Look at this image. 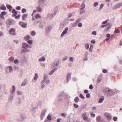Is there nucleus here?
Masks as SVG:
<instances>
[{
    "instance_id": "nucleus-14",
    "label": "nucleus",
    "mask_w": 122,
    "mask_h": 122,
    "mask_svg": "<svg viewBox=\"0 0 122 122\" xmlns=\"http://www.w3.org/2000/svg\"><path fill=\"white\" fill-rule=\"evenodd\" d=\"M122 4V3H120L116 5L115 7H114V9H116L117 8H119L121 6Z\"/></svg>"
},
{
    "instance_id": "nucleus-2",
    "label": "nucleus",
    "mask_w": 122,
    "mask_h": 122,
    "mask_svg": "<svg viewBox=\"0 0 122 122\" xmlns=\"http://www.w3.org/2000/svg\"><path fill=\"white\" fill-rule=\"evenodd\" d=\"M44 80L45 81L46 83L48 84L50 83V80L48 77V75L46 74H45L44 75Z\"/></svg>"
},
{
    "instance_id": "nucleus-53",
    "label": "nucleus",
    "mask_w": 122,
    "mask_h": 122,
    "mask_svg": "<svg viewBox=\"0 0 122 122\" xmlns=\"http://www.w3.org/2000/svg\"><path fill=\"white\" fill-rule=\"evenodd\" d=\"M27 42L28 43L30 44H32V41L31 40H29Z\"/></svg>"
},
{
    "instance_id": "nucleus-28",
    "label": "nucleus",
    "mask_w": 122,
    "mask_h": 122,
    "mask_svg": "<svg viewBox=\"0 0 122 122\" xmlns=\"http://www.w3.org/2000/svg\"><path fill=\"white\" fill-rule=\"evenodd\" d=\"M6 9V7L4 5L0 7V9L2 10H5Z\"/></svg>"
},
{
    "instance_id": "nucleus-37",
    "label": "nucleus",
    "mask_w": 122,
    "mask_h": 122,
    "mask_svg": "<svg viewBox=\"0 0 122 122\" xmlns=\"http://www.w3.org/2000/svg\"><path fill=\"white\" fill-rule=\"evenodd\" d=\"M74 58L73 57H70L69 60L70 62H73L74 61Z\"/></svg>"
},
{
    "instance_id": "nucleus-59",
    "label": "nucleus",
    "mask_w": 122,
    "mask_h": 122,
    "mask_svg": "<svg viewBox=\"0 0 122 122\" xmlns=\"http://www.w3.org/2000/svg\"><path fill=\"white\" fill-rule=\"evenodd\" d=\"M108 20H106V21H103L102 22V23L103 24H106V23H107V22L108 21Z\"/></svg>"
},
{
    "instance_id": "nucleus-10",
    "label": "nucleus",
    "mask_w": 122,
    "mask_h": 122,
    "mask_svg": "<svg viewBox=\"0 0 122 122\" xmlns=\"http://www.w3.org/2000/svg\"><path fill=\"white\" fill-rule=\"evenodd\" d=\"M53 14L49 13L48 14L47 18V19H51L54 16Z\"/></svg>"
},
{
    "instance_id": "nucleus-57",
    "label": "nucleus",
    "mask_w": 122,
    "mask_h": 122,
    "mask_svg": "<svg viewBox=\"0 0 122 122\" xmlns=\"http://www.w3.org/2000/svg\"><path fill=\"white\" fill-rule=\"evenodd\" d=\"M92 34L95 35H97V33L96 31H93L92 32Z\"/></svg>"
},
{
    "instance_id": "nucleus-31",
    "label": "nucleus",
    "mask_w": 122,
    "mask_h": 122,
    "mask_svg": "<svg viewBox=\"0 0 122 122\" xmlns=\"http://www.w3.org/2000/svg\"><path fill=\"white\" fill-rule=\"evenodd\" d=\"M16 93L17 95H21L22 94V92L20 91H16Z\"/></svg>"
},
{
    "instance_id": "nucleus-39",
    "label": "nucleus",
    "mask_w": 122,
    "mask_h": 122,
    "mask_svg": "<svg viewBox=\"0 0 122 122\" xmlns=\"http://www.w3.org/2000/svg\"><path fill=\"white\" fill-rule=\"evenodd\" d=\"M93 48V46L92 45H91L90 47V48L89 49V51H90L91 52H92V49Z\"/></svg>"
},
{
    "instance_id": "nucleus-11",
    "label": "nucleus",
    "mask_w": 122,
    "mask_h": 122,
    "mask_svg": "<svg viewBox=\"0 0 122 122\" xmlns=\"http://www.w3.org/2000/svg\"><path fill=\"white\" fill-rule=\"evenodd\" d=\"M58 6H56L55 7L54 9V15H56L57 12L58 11Z\"/></svg>"
},
{
    "instance_id": "nucleus-34",
    "label": "nucleus",
    "mask_w": 122,
    "mask_h": 122,
    "mask_svg": "<svg viewBox=\"0 0 122 122\" xmlns=\"http://www.w3.org/2000/svg\"><path fill=\"white\" fill-rule=\"evenodd\" d=\"M27 83V82L26 81H24L21 84V86H25Z\"/></svg>"
},
{
    "instance_id": "nucleus-49",
    "label": "nucleus",
    "mask_w": 122,
    "mask_h": 122,
    "mask_svg": "<svg viewBox=\"0 0 122 122\" xmlns=\"http://www.w3.org/2000/svg\"><path fill=\"white\" fill-rule=\"evenodd\" d=\"M120 32V31L118 29L115 30L114 31V33H119Z\"/></svg>"
},
{
    "instance_id": "nucleus-60",
    "label": "nucleus",
    "mask_w": 122,
    "mask_h": 122,
    "mask_svg": "<svg viewBox=\"0 0 122 122\" xmlns=\"http://www.w3.org/2000/svg\"><path fill=\"white\" fill-rule=\"evenodd\" d=\"M26 11V9H23L22 10V12L23 13H24Z\"/></svg>"
},
{
    "instance_id": "nucleus-44",
    "label": "nucleus",
    "mask_w": 122,
    "mask_h": 122,
    "mask_svg": "<svg viewBox=\"0 0 122 122\" xmlns=\"http://www.w3.org/2000/svg\"><path fill=\"white\" fill-rule=\"evenodd\" d=\"M31 34L32 36H34L36 34V33L35 31H32L31 33Z\"/></svg>"
},
{
    "instance_id": "nucleus-56",
    "label": "nucleus",
    "mask_w": 122,
    "mask_h": 122,
    "mask_svg": "<svg viewBox=\"0 0 122 122\" xmlns=\"http://www.w3.org/2000/svg\"><path fill=\"white\" fill-rule=\"evenodd\" d=\"M117 118L116 117H114L113 118V120L115 121H116L117 120Z\"/></svg>"
},
{
    "instance_id": "nucleus-46",
    "label": "nucleus",
    "mask_w": 122,
    "mask_h": 122,
    "mask_svg": "<svg viewBox=\"0 0 122 122\" xmlns=\"http://www.w3.org/2000/svg\"><path fill=\"white\" fill-rule=\"evenodd\" d=\"M91 115L92 117H93L95 116V114L93 113V112H91Z\"/></svg>"
},
{
    "instance_id": "nucleus-30",
    "label": "nucleus",
    "mask_w": 122,
    "mask_h": 122,
    "mask_svg": "<svg viewBox=\"0 0 122 122\" xmlns=\"http://www.w3.org/2000/svg\"><path fill=\"white\" fill-rule=\"evenodd\" d=\"M35 17L36 19H37L38 18H41V16L40 14H37L35 16Z\"/></svg>"
},
{
    "instance_id": "nucleus-12",
    "label": "nucleus",
    "mask_w": 122,
    "mask_h": 122,
    "mask_svg": "<svg viewBox=\"0 0 122 122\" xmlns=\"http://www.w3.org/2000/svg\"><path fill=\"white\" fill-rule=\"evenodd\" d=\"M82 116L84 120L86 121L87 120L88 118L86 116V113H83L82 114Z\"/></svg>"
},
{
    "instance_id": "nucleus-35",
    "label": "nucleus",
    "mask_w": 122,
    "mask_h": 122,
    "mask_svg": "<svg viewBox=\"0 0 122 122\" xmlns=\"http://www.w3.org/2000/svg\"><path fill=\"white\" fill-rule=\"evenodd\" d=\"M106 117L109 120H111V118L108 114H107L106 115Z\"/></svg>"
},
{
    "instance_id": "nucleus-1",
    "label": "nucleus",
    "mask_w": 122,
    "mask_h": 122,
    "mask_svg": "<svg viewBox=\"0 0 122 122\" xmlns=\"http://www.w3.org/2000/svg\"><path fill=\"white\" fill-rule=\"evenodd\" d=\"M59 64V62L57 60H55L52 64L51 67L52 68L58 66Z\"/></svg>"
},
{
    "instance_id": "nucleus-9",
    "label": "nucleus",
    "mask_w": 122,
    "mask_h": 122,
    "mask_svg": "<svg viewBox=\"0 0 122 122\" xmlns=\"http://www.w3.org/2000/svg\"><path fill=\"white\" fill-rule=\"evenodd\" d=\"M6 25L8 26L12 25V21L10 19L6 21Z\"/></svg>"
},
{
    "instance_id": "nucleus-47",
    "label": "nucleus",
    "mask_w": 122,
    "mask_h": 122,
    "mask_svg": "<svg viewBox=\"0 0 122 122\" xmlns=\"http://www.w3.org/2000/svg\"><path fill=\"white\" fill-rule=\"evenodd\" d=\"M2 15H5L7 14V13L5 11H3L1 13Z\"/></svg>"
},
{
    "instance_id": "nucleus-40",
    "label": "nucleus",
    "mask_w": 122,
    "mask_h": 122,
    "mask_svg": "<svg viewBox=\"0 0 122 122\" xmlns=\"http://www.w3.org/2000/svg\"><path fill=\"white\" fill-rule=\"evenodd\" d=\"M104 100V99H102V98H100L98 102L99 103H102L103 102Z\"/></svg>"
},
{
    "instance_id": "nucleus-54",
    "label": "nucleus",
    "mask_w": 122,
    "mask_h": 122,
    "mask_svg": "<svg viewBox=\"0 0 122 122\" xmlns=\"http://www.w3.org/2000/svg\"><path fill=\"white\" fill-rule=\"evenodd\" d=\"M13 97H14L13 95V94H12L11 95H10V98L9 99L10 100H12L13 98Z\"/></svg>"
},
{
    "instance_id": "nucleus-27",
    "label": "nucleus",
    "mask_w": 122,
    "mask_h": 122,
    "mask_svg": "<svg viewBox=\"0 0 122 122\" xmlns=\"http://www.w3.org/2000/svg\"><path fill=\"white\" fill-rule=\"evenodd\" d=\"M46 110H47L46 109H43L41 112V114L43 115H45L46 112Z\"/></svg>"
},
{
    "instance_id": "nucleus-55",
    "label": "nucleus",
    "mask_w": 122,
    "mask_h": 122,
    "mask_svg": "<svg viewBox=\"0 0 122 122\" xmlns=\"http://www.w3.org/2000/svg\"><path fill=\"white\" fill-rule=\"evenodd\" d=\"M90 95L89 93H87L86 95V97L87 98H88L90 97Z\"/></svg>"
},
{
    "instance_id": "nucleus-32",
    "label": "nucleus",
    "mask_w": 122,
    "mask_h": 122,
    "mask_svg": "<svg viewBox=\"0 0 122 122\" xmlns=\"http://www.w3.org/2000/svg\"><path fill=\"white\" fill-rule=\"evenodd\" d=\"M45 2V0H39V2L40 4H43Z\"/></svg>"
},
{
    "instance_id": "nucleus-19",
    "label": "nucleus",
    "mask_w": 122,
    "mask_h": 122,
    "mask_svg": "<svg viewBox=\"0 0 122 122\" xmlns=\"http://www.w3.org/2000/svg\"><path fill=\"white\" fill-rule=\"evenodd\" d=\"M85 5L84 4H81V6H80V10H83L85 7Z\"/></svg>"
},
{
    "instance_id": "nucleus-21",
    "label": "nucleus",
    "mask_w": 122,
    "mask_h": 122,
    "mask_svg": "<svg viewBox=\"0 0 122 122\" xmlns=\"http://www.w3.org/2000/svg\"><path fill=\"white\" fill-rule=\"evenodd\" d=\"M7 8L9 9V10L10 11L12 9V6L10 5H6Z\"/></svg>"
},
{
    "instance_id": "nucleus-51",
    "label": "nucleus",
    "mask_w": 122,
    "mask_h": 122,
    "mask_svg": "<svg viewBox=\"0 0 122 122\" xmlns=\"http://www.w3.org/2000/svg\"><path fill=\"white\" fill-rule=\"evenodd\" d=\"M80 97L82 99H84L85 98V97L83 96L82 94H81L80 95Z\"/></svg>"
},
{
    "instance_id": "nucleus-38",
    "label": "nucleus",
    "mask_w": 122,
    "mask_h": 122,
    "mask_svg": "<svg viewBox=\"0 0 122 122\" xmlns=\"http://www.w3.org/2000/svg\"><path fill=\"white\" fill-rule=\"evenodd\" d=\"M12 13L14 14H15L16 15H17V11H16L15 9H14L13 10Z\"/></svg>"
},
{
    "instance_id": "nucleus-52",
    "label": "nucleus",
    "mask_w": 122,
    "mask_h": 122,
    "mask_svg": "<svg viewBox=\"0 0 122 122\" xmlns=\"http://www.w3.org/2000/svg\"><path fill=\"white\" fill-rule=\"evenodd\" d=\"M41 120H43V118L45 117V115H42V114H41Z\"/></svg>"
},
{
    "instance_id": "nucleus-36",
    "label": "nucleus",
    "mask_w": 122,
    "mask_h": 122,
    "mask_svg": "<svg viewBox=\"0 0 122 122\" xmlns=\"http://www.w3.org/2000/svg\"><path fill=\"white\" fill-rule=\"evenodd\" d=\"M99 4L98 2H96L94 3L93 4V5L94 7H96Z\"/></svg>"
},
{
    "instance_id": "nucleus-8",
    "label": "nucleus",
    "mask_w": 122,
    "mask_h": 122,
    "mask_svg": "<svg viewBox=\"0 0 122 122\" xmlns=\"http://www.w3.org/2000/svg\"><path fill=\"white\" fill-rule=\"evenodd\" d=\"M22 46L23 48L25 49H27L29 47V46L26 43H22Z\"/></svg>"
},
{
    "instance_id": "nucleus-26",
    "label": "nucleus",
    "mask_w": 122,
    "mask_h": 122,
    "mask_svg": "<svg viewBox=\"0 0 122 122\" xmlns=\"http://www.w3.org/2000/svg\"><path fill=\"white\" fill-rule=\"evenodd\" d=\"M7 68L9 69V72H11L13 70V69L12 67L11 66H10L7 67Z\"/></svg>"
},
{
    "instance_id": "nucleus-43",
    "label": "nucleus",
    "mask_w": 122,
    "mask_h": 122,
    "mask_svg": "<svg viewBox=\"0 0 122 122\" xmlns=\"http://www.w3.org/2000/svg\"><path fill=\"white\" fill-rule=\"evenodd\" d=\"M85 47L87 49H88L89 48V45L88 44H86L85 45Z\"/></svg>"
},
{
    "instance_id": "nucleus-22",
    "label": "nucleus",
    "mask_w": 122,
    "mask_h": 122,
    "mask_svg": "<svg viewBox=\"0 0 122 122\" xmlns=\"http://www.w3.org/2000/svg\"><path fill=\"white\" fill-rule=\"evenodd\" d=\"M30 37L29 35H27L24 37V39L26 41L30 39Z\"/></svg>"
},
{
    "instance_id": "nucleus-5",
    "label": "nucleus",
    "mask_w": 122,
    "mask_h": 122,
    "mask_svg": "<svg viewBox=\"0 0 122 122\" xmlns=\"http://www.w3.org/2000/svg\"><path fill=\"white\" fill-rule=\"evenodd\" d=\"M71 74V73H68L67 74L66 78V83L68 82L70 79Z\"/></svg>"
},
{
    "instance_id": "nucleus-23",
    "label": "nucleus",
    "mask_w": 122,
    "mask_h": 122,
    "mask_svg": "<svg viewBox=\"0 0 122 122\" xmlns=\"http://www.w3.org/2000/svg\"><path fill=\"white\" fill-rule=\"evenodd\" d=\"M102 77L101 76L99 77L97 81V83H100L102 81Z\"/></svg>"
},
{
    "instance_id": "nucleus-4",
    "label": "nucleus",
    "mask_w": 122,
    "mask_h": 122,
    "mask_svg": "<svg viewBox=\"0 0 122 122\" xmlns=\"http://www.w3.org/2000/svg\"><path fill=\"white\" fill-rule=\"evenodd\" d=\"M9 33L10 34L12 35H15L16 34L15 32V30L13 28L9 30Z\"/></svg>"
},
{
    "instance_id": "nucleus-45",
    "label": "nucleus",
    "mask_w": 122,
    "mask_h": 122,
    "mask_svg": "<svg viewBox=\"0 0 122 122\" xmlns=\"http://www.w3.org/2000/svg\"><path fill=\"white\" fill-rule=\"evenodd\" d=\"M46 120H48V121H51V116H49V115L47 117V119Z\"/></svg>"
},
{
    "instance_id": "nucleus-18",
    "label": "nucleus",
    "mask_w": 122,
    "mask_h": 122,
    "mask_svg": "<svg viewBox=\"0 0 122 122\" xmlns=\"http://www.w3.org/2000/svg\"><path fill=\"white\" fill-rule=\"evenodd\" d=\"M12 89L11 91V93L12 94H13L15 92V86L14 85H13L12 86Z\"/></svg>"
},
{
    "instance_id": "nucleus-58",
    "label": "nucleus",
    "mask_w": 122,
    "mask_h": 122,
    "mask_svg": "<svg viewBox=\"0 0 122 122\" xmlns=\"http://www.w3.org/2000/svg\"><path fill=\"white\" fill-rule=\"evenodd\" d=\"M74 107L76 108H77L78 107V105L75 104H74Z\"/></svg>"
},
{
    "instance_id": "nucleus-62",
    "label": "nucleus",
    "mask_w": 122,
    "mask_h": 122,
    "mask_svg": "<svg viewBox=\"0 0 122 122\" xmlns=\"http://www.w3.org/2000/svg\"><path fill=\"white\" fill-rule=\"evenodd\" d=\"M104 5L103 4H101V5L100 6V9H102Z\"/></svg>"
},
{
    "instance_id": "nucleus-7",
    "label": "nucleus",
    "mask_w": 122,
    "mask_h": 122,
    "mask_svg": "<svg viewBox=\"0 0 122 122\" xmlns=\"http://www.w3.org/2000/svg\"><path fill=\"white\" fill-rule=\"evenodd\" d=\"M107 25H108L109 26L106 28L105 30H104V32H105L109 30L110 29L111 27V24L110 23H108L107 24Z\"/></svg>"
},
{
    "instance_id": "nucleus-3",
    "label": "nucleus",
    "mask_w": 122,
    "mask_h": 122,
    "mask_svg": "<svg viewBox=\"0 0 122 122\" xmlns=\"http://www.w3.org/2000/svg\"><path fill=\"white\" fill-rule=\"evenodd\" d=\"M105 90L107 92V94L108 95L112 96L113 94V92L109 88H107Z\"/></svg>"
},
{
    "instance_id": "nucleus-63",
    "label": "nucleus",
    "mask_w": 122,
    "mask_h": 122,
    "mask_svg": "<svg viewBox=\"0 0 122 122\" xmlns=\"http://www.w3.org/2000/svg\"><path fill=\"white\" fill-rule=\"evenodd\" d=\"M102 72L104 73H106L107 72V70L106 69H104L103 70Z\"/></svg>"
},
{
    "instance_id": "nucleus-33",
    "label": "nucleus",
    "mask_w": 122,
    "mask_h": 122,
    "mask_svg": "<svg viewBox=\"0 0 122 122\" xmlns=\"http://www.w3.org/2000/svg\"><path fill=\"white\" fill-rule=\"evenodd\" d=\"M38 77V76L37 74V73H36L35 76L34 78V79L35 80H36L37 79Z\"/></svg>"
},
{
    "instance_id": "nucleus-50",
    "label": "nucleus",
    "mask_w": 122,
    "mask_h": 122,
    "mask_svg": "<svg viewBox=\"0 0 122 122\" xmlns=\"http://www.w3.org/2000/svg\"><path fill=\"white\" fill-rule=\"evenodd\" d=\"M82 26V24L81 23H79L78 24V26L79 27H81Z\"/></svg>"
},
{
    "instance_id": "nucleus-64",
    "label": "nucleus",
    "mask_w": 122,
    "mask_h": 122,
    "mask_svg": "<svg viewBox=\"0 0 122 122\" xmlns=\"http://www.w3.org/2000/svg\"><path fill=\"white\" fill-rule=\"evenodd\" d=\"M20 15H19L17 16H15V18L16 19H18L20 17Z\"/></svg>"
},
{
    "instance_id": "nucleus-25",
    "label": "nucleus",
    "mask_w": 122,
    "mask_h": 122,
    "mask_svg": "<svg viewBox=\"0 0 122 122\" xmlns=\"http://www.w3.org/2000/svg\"><path fill=\"white\" fill-rule=\"evenodd\" d=\"M27 14H24L22 16V19L23 20H25V18L27 17Z\"/></svg>"
},
{
    "instance_id": "nucleus-48",
    "label": "nucleus",
    "mask_w": 122,
    "mask_h": 122,
    "mask_svg": "<svg viewBox=\"0 0 122 122\" xmlns=\"http://www.w3.org/2000/svg\"><path fill=\"white\" fill-rule=\"evenodd\" d=\"M14 62L15 64H16L19 62V61L17 59L15 60L14 61Z\"/></svg>"
},
{
    "instance_id": "nucleus-6",
    "label": "nucleus",
    "mask_w": 122,
    "mask_h": 122,
    "mask_svg": "<svg viewBox=\"0 0 122 122\" xmlns=\"http://www.w3.org/2000/svg\"><path fill=\"white\" fill-rule=\"evenodd\" d=\"M68 30V27H66L64 31L62 33L61 36L62 37L65 34H66L67 32V31Z\"/></svg>"
},
{
    "instance_id": "nucleus-61",
    "label": "nucleus",
    "mask_w": 122,
    "mask_h": 122,
    "mask_svg": "<svg viewBox=\"0 0 122 122\" xmlns=\"http://www.w3.org/2000/svg\"><path fill=\"white\" fill-rule=\"evenodd\" d=\"M89 88L91 89H92L93 88V87L92 86V85H90Z\"/></svg>"
},
{
    "instance_id": "nucleus-42",
    "label": "nucleus",
    "mask_w": 122,
    "mask_h": 122,
    "mask_svg": "<svg viewBox=\"0 0 122 122\" xmlns=\"http://www.w3.org/2000/svg\"><path fill=\"white\" fill-rule=\"evenodd\" d=\"M79 100V98L78 97H76L74 99L75 101L76 102H77Z\"/></svg>"
},
{
    "instance_id": "nucleus-29",
    "label": "nucleus",
    "mask_w": 122,
    "mask_h": 122,
    "mask_svg": "<svg viewBox=\"0 0 122 122\" xmlns=\"http://www.w3.org/2000/svg\"><path fill=\"white\" fill-rule=\"evenodd\" d=\"M14 59V57L13 56H10L8 60L9 61H13Z\"/></svg>"
},
{
    "instance_id": "nucleus-41",
    "label": "nucleus",
    "mask_w": 122,
    "mask_h": 122,
    "mask_svg": "<svg viewBox=\"0 0 122 122\" xmlns=\"http://www.w3.org/2000/svg\"><path fill=\"white\" fill-rule=\"evenodd\" d=\"M23 119V118L22 117H20L17 118V120L19 121H22Z\"/></svg>"
},
{
    "instance_id": "nucleus-24",
    "label": "nucleus",
    "mask_w": 122,
    "mask_h": 122,
    "mask_svg": "<svg viewBox=\"0 0 122 122\" xmlns=\"http://www.w3.org/2000/svg\"><path fill=\"white\" fill-rule=\"evenodd\" d=\"M96 120L98 122H101L102 121L101 119V117L100 116H98L96 118Z\"/></svg>"
},
{
    "instance_id": "nucleus-16",
    "label": "nucleus",
    "mask_w": 122,
    "mask_h": 122,
    "mask_svg": "<svg viewBox=\"0 0 122 122\" xmlns=\"http://www.w3.org/2000/svg\"><path fill=\"white\" fill-rule=\"evenodd\" d=\"M51 29L52 28L51 26H48L46 29V31L47 33H49Z\"/></svg>"
},
{
    "instance_id": "nucleus-15",
    "label": "nucleus",
    "mask_w": 122,
    "mask_h": 122,
    "mask_svg": "<svg viewBox=\"0 0 122 122\" xmlns=\"http://www.w3.org/2000/svg\"><path fill=\"white\" fill-rule=\"evenodd\" d=\"M57 70V69L56 68H55L53 69L52 70L50 71L49 73V75H52L53 74L54 72L56 71Z\"/></svg>"
},
{
    "instance_id": "nucleus-17",
    "label": "nucleus",
    "mask_w": 122,
    "mask_h": 122,
    "mask_svg": "<svg viewBox=\"0 0 122 122\" xmlns=\"http://www.w3.org/2000/svg\"><path fill=\"white\" fill-rule=\"evenodd\" d=\"M36 9L37 10V11L39 12H41L42 11V9L40 5H39L37 7Z\"/></svg>"
},
{
    "instance_id": "nucleus-20",
    "label": "nucleus",
    "mask_w": 122,
    "mask_h": 122,
    "mask_svg": "<svg viewBox=\"0 0 122 122\" xmlns=\"http://www.w3.org/2000/svg\"><path fill=\"white\" fill-rule=\"evenodd\" d=\"M45 60V58L44 57H41L39 59V61H44Z\"/></svg>"
},
{
    "instance_id": "nucleus-13",
    "label": "nucleus",
    "mask_w": 122,
    "mask_h": 122,
    "mask_svg": "<svg viewBox=\"0 0 122 122\" xmlns=\"http://www.w3.org/2000/svg\"><path fill=\"white\" fill-rule=\"evenodd\" d=\"M20 25L23 27H26L27 26V24L26 23H24L22 22H20L19 23Z\"/></svg>"
}]
</instances>
